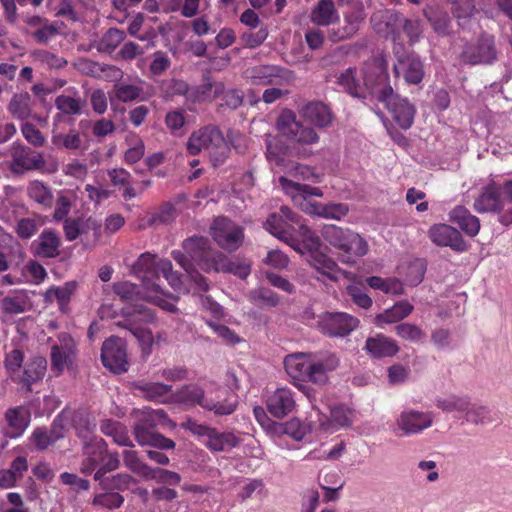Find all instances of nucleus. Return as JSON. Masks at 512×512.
<instances>
[{
	"label": "nucleus",
	"instance_id": "obj_1",
	"mask_svg": "<svg viewBox=\"0 0 512 512\" xmlns=\"http://www.w3.org/2000/svg\"><path fill=\"white\" fill-rule=\"evenodd\" d=\"M363 81L369 93L384 104L393 120L404 130L409 129L414 121L415 107L406 99L396 94L390 85L387 62L375 59L363 70Z\"/></svg>",
	"mask_w": 512,
	"mask_h": 512
},
{
	"label": "nucleus",
	"instance_id": "obj_2",
	"mask_svg": "<svg viewBox=\"0 0 512 512\" xmlns=\"http://www.w3.org/2000/svg\"><path fill=\"white\" fill-rule=\"evenodd\" d=\"M339 366L338 356L330 351L297 352L284 359L287 374L294 380L323 385L328 373Z\"/></svg>",
	"mask_w": 512,
	"mask_h": 512
},
{
	"label": "nucleus",
	"instance_id": "obj_3",
	"mask_svg": "<svg viewBox=\"0 0 512 512\" xmlns=\"http://www.w3.org/2000/svg\"><path fill=\"white\" fill-rule=\"evenodd\" d=\"M169 403L179 404L186 409L200 406L206 411L214 412L218 416H228L238 406L235 394H230L224 399V402H220L206 396L204 389L195 383L182 385L175 392L172 391L169 395Z\"/></svg>",
	"mask_w": 512,
	"mask_h": 512
},
{
	"label": "nucleus",
	"instance_id": "obj_4",
	"mask_svg": "<svg viewBox=\"0 0 512 512\" xmlns=\"http://www.w3.org/2000/svg\"><path fill=\"white\" fill-rule=\"evenodd\" d=\"M322 237L337 251L339 260L348 265L356 263V259L368 252V243L358 233L336 225H325Z\"/></svg>",
	"mask_w": 512,
	"mask_h": 512
},
{
	"label": "nucleus",
	"instance_id": "obj_5",
	"mask_svg": "<svg viewBox=\"0 0 512 512\" xmlns=\"http://www.w3.org/2000/svg\"><path fill=\"white\" fill-rule=\"evenodd\" d=\"M191 155L206 151L214 167L222 165L229 157L230 147L219 127L207 125L194 131L186 144Z\"/></svg>",
	"mask_w": 512,
	"mask_h": 512
},
{
	"label": "nucleus",
	"instance_id": "obj_6",
	"mask_svg": "<svg viewBox=\"0 0 512 512\" xmlns=\"http://www.w3.org/2000/svg\"><path fill=\"white\" fill-rule=\"evenodd\" d=\"M296 232L302 238V244L297 241L299 248L302 250L300 253L303 254L306 250L309 253L308 261L311 266L329 279L336 281L340 269L331 257L320 251L322 246L320 238L302 221L299 223Z\"/></svg>",
	"mask_w": 512,
	"mask_h": 512
},
{
	"label": "nucleus",
	"instance_id": "obj_7",
	"mask_svg": "<svg viewBox=\"0 0 512 512\" xmlns=\"http://www.w3.org/2000/svg\"><path fill=\"white\" fill-rule=\"evenodd\" d=\"M300 222L301 218L288 206H281L279 212L271 213L267 217L264 228L278 239L289 244L296 251L302 252L297 239L294 237Z\"/></svg>",
	"mask_w": 512,
	"mask_h": 512
},
{
	"label": "nucleus",
	"instance_id": "obj_8",
	"mask_svg": "<svg viewBox=\"0 0 512 512\" xmlns=\"http://www.w3.org/2000/svg\"><path fill=\"white\" fill-rule=\"evenodd\" d=\"M276 128L280 134L299 145H313L319 142V135L315 129L299 122L296 113L290 109L282 110L277 118Z\"/></svg>",
	"mask_w": 512,
	"mask_h": 512
},
{
	"label": "nucleus",
	"instance_id": "obj_9",
	"mask_svg": "<svg viewBox=\"0 0 512 512\" xmlns=\"http://www.w3.org/2000/svg\"><path fill=\"white\" fill-rule=\"evenodd\" d=\"M181 427L191 431L194 435L206 437L205 445L213 451H229L239 444V439L229 432L220 433L214 428L199 424L193 418H188Z\"/></svg>",
	"mask_w": 512,
	"mask_h": 512
},
{
	"label": "nucleus",
	"instance_id": "obj_10",
	"mask_svg": "<svg viewBox=\"0 0 512 512\" xmlns=\"http://www.w3.org/2000/svg\"><path fill=\"white\" fill-rule=\"evenodd\" d=\"M262 428L275 436L287 435L301 441L311 431L310 424L301 418H256Z\"/></svg>",
	"mask_w": 512,
	"mask_h": 512
},
{
	"label": "nucleus",
	"instance_id": "obj_11",
	"mask_svg": "<svg viewBox=\"0 0 512 512\" xmlns=\"http://www.w3.org/2000/svg\"><path fill=\"white\" fill-rule=\"evenodd\" d=\"M211 236L221 248L232 252L242 245L244 229L226 217H218L212 223Z\"/></svg>",
	"mask_w": 512,
	"mask_h": 512
},
{
	"label": "nucleus",
	"instance_id": "obj_12",
	"mask_svg": "<svg viewBox=\"0 0 512 512\" xmlns=\"http://www.w3.org/2000/svg\"><path fill=\"white\" fill-rule=\"evenodd\" d=\"M359 326V320L345 312H324L319 315L317 327L329 337H344Z\"/></svg>",
	"mask_w": 512,
	"mask_h": 512
},
{
	"label": "nucleus",
	"instance_id": "obj_13",
	"mask_svg": "<svg viewBox=\"0 0 512 512\" xmlns=\"http://www.w3.org/2000/svg\"><path fill=\"white\" fill-rule=\"evenodd\" d=\"M344 25L331 27L327 30V38L337 43L352 38L360 29L366 19L365 8L362 2L351 4L343 14Z\"/></svg>",
	"mask_w": 512,
	"mask_h": 512
},
{
	"label": "nucleus",
	"instance_id": "obj_14",
	"mask_svg": "<svg viewBox=\"0 0 512 512\" xmlns=\"http://www.w3.org/2000/svg\"><path fill=\"white\" fill-rule=\"evenodd\" d=\"M183 250L190 258L191 262L206 273H211L213 262L219 251L210 247L209 239L202 236H192L184 240Z\"/></svg>",
	"mask_w": 512,
	"mask_h": 512
},
{
	"label": "nucleus",
	"instance_id": "obj_15",
	"mask_svg": "<svg viewBox=\"0 0 512 512\" xmlns=\"http://www.w3.org/2000/svg\"><path fill=\"white\" fill-rule=\"evenodd\" d=\"M101 360L110 371L120 374L128 370L126 343L119 337L106 339L101 348Z\"/></svg>",
	"mask_w": 512,
	"mask_h": 512
},
{
	"label": "nucleus",
	"instance_id": "obj_16",
	"mask_svg": "<svg viewBox=\"0 0 512 512\" xmlns=\"http://www.w3.org/2000/svg\"><path fill=\"white\" fill-rule=\"evenodd\" d=\"M496 57L494 36L486 33L481 34L475 43L467 45L462 53L463 61L471 65L489 64Z\"/></svg>",
	"mask_w": 512,
	"mask_h": 512
},
{
	"label": "nucleus",
	"instance_id": "obj_17",
	"mask_svg": "<svg viewBox=\"0 0 512 512\" xmlns=\"http://www.w3.org/2000/svg\"><path fill=\"white\" fill-rule=\"evenodd\" d=\"M161 260L156 254L142 253L132 266L133 274L140 278L147 289L158 292L160 285L156 282L160 279Z\"/></svg>",
	"mask_w": 512,
	"mask_h": 512
},
{
	"label": "nucleus",
	"instance_id": "obj_18",
	"mask_svg": "<svg viewBox=\"0 0 512 512\" xmlns=\"http://www.w3.org/2000/svg\"><path fill=\"white\" fill-rule=\"evenodd\" d=\"M12 158V170L21 173L42 167L44 159L41 153L33 151L20 142H14L10 148Z\"/></svg>",
	"mask_w": 512,
	"mask_h": 512
},
{
	"label": "nucleus",
	"instance_id": "obj_19",
	"mask_svg": "<svg viewBox=\"0 0 512 512\" xmlns=\"http://www.w3.org/2000/svg\"><path fill=\"white\" fill-rule=\"evenodd\" d=\"M429 237L437 246L450 247L453 251L464 252L467 244L461 233L448 224H435L429 229Z\"/></svg>",
	"mask_w": 512,
	"mask_h": 512
},
{
	"label": "nucleus",
	"instance_id": "obj_20",
	"mask_svg": "<svg viewBox=\"0 0 512 512\" xmlns=\"http://www.w3.org/2000/svg\"><path fill=\"white\" fill-rule=\"evenodd\" d=\"M393 72L396 78L402 75L407 84L418 85L424 78V64L414 54L402 55L397 58Z\"/></svg>",
	"mask_w": 512,
	"mask_h": 512
},
{
	"label": "nucleus",
	"instance_id": "obj_21",
	"mask_svg": "<svg viewBox=\"0 0 512 512\" xmlns=\"http://www.w3.org/2000/svg\"><path fill=\"white\" fill-rule=\"evenodd\" d=\"M155 319L154 311L143 305L135 307H124L121 309V316L114 322L116 326L135 332V328H143L146 324Z\"/></svg>",
	"mask_w": 512,
	"mask_h": 512
},
{
	"label": "nucleus",
	"instance_id": "obj_22",
	"mask_svg": "<svg viewBox=\"0 0 512 512\" xmlns=\"http://www.w3.org/2000/svg\"><path fill=\"white\" fill-rule=\"evenodd\" d=\"M61 238L52 229H44L31 243L30 251L33 256L44 259L56 258L60 255Z\"/></svg>",
	"mask_w": 512,
	"mask_h": 512
},
{
	"label": "nucleus",
	"instance_id": "obj_23",
	"mask_svg": "<svg viewBox=\"0 0 512 512\" xmlns=\"http://www.w3.org/2000/svg\"><path fill=\"white\" fill-rule=\"evenodd\" d=\"M502 194L500 185L495 182L487 184L475 199L474 209L478 213L500 212L504 208Z\"/></svg>",
	"mask_w": 512,
	"mask_h": 512
},
{
	"label": "nucleus",
	"instance_id": "obj_24",
	"mask_svg": "<svg viewBox=\"0 0 512 512\" xmlns=\"http://www.w3.org/2000/svg\"><path fill=\"white\" fill-rule=\"evenodd\" d=\"M46 369V358L34 356L25 364L22 375L17 379L13 378V381L20 383L27 392H31L32 385L43 379Z\"/></svg>",
	"mask_w": 512,
	"mask_h": 512
},
{
	"label": "nucleus",
	"instance_id": "obj_25",
	"mask_svg": "<svg viewBox=\"0 0 512 512\" xmlns=\"http://www.w3.org/2000/svg\"><path fill=\"white\" fill-rule=\"evenodd\" d=\"M365 350L371 357L379 359L395 356L400 348L396 340L380 333L374 337L367 338Z\"/></svg>",
	"mask_w": 512,
	"mask_h": 512
},
{
	"label": "nucleus",
	"instance_id": "obj_26",
	"mask_svg": "<svg viewBox=\"0 0 512 512\" xmlns=\"http://www.w3.org/2000/svg\"><path fill=\"white\" fill-rule=\"evenodd\" d=\"M304 119L318 128L330 126L333 113L328 105L320 101L307 103L302 109Z\"/></svg>",
	"mask_w": 512,
	"mask_h": 512
},
{
	"label": "nucleus",
	"instance_id": "obj_27",
	"mask_svg": "<svg viewBox=\"0 0 512 512\" xmlns=\"http://www.w3.org/2000/svg\"><path fill=\"white\" fill-rule=\"evenodd\" d=\"M284 69L276 65H258L247 68L244 76L252 85H270L276 78H282Z\"/></svg>",
	"mask_w": 512,
	"mask_h": 512
},
{
	"label": "nucleus",
	"instance_id": "obj_28",
	"mask_svg": "<svg viewBox=\"0 0 512 512\" xmlns=\"http://www.w3.org/2000/svg\"><path fill=\"white\" fill-rule=\"evenodd\" d=\"M333 0H319L310 12V21L318 27H329L339 21Z\"/></svg>",
	"mask_w": 512,
	"mask_h": 512
},
{
	"label": "nucleus",
	"instance_id": "obj_29",
	"mask_svg": "<svg viewBox=\"0 0 512 512\" xmlns=\"http://www.w3.org/2000/svg\"><path fill=\"white\" fill-rule=\"evenodd\" d=\"M292 392L286 388L277 389L267 400V408L272 416H286L295 409Z\"/></svg>",
	"mask_w": 512,
	"mask_h": 512
},
{
	"label": "nucleus",
	"instance_id": "obj_30",
	"mask_svg": "<svg viewBox=\"0 0 512 512\" xmlns=\"http://www.w3.org/2000/svg\"><path fill=\"white\" fill-rule=\"evenodd\" d=\"M450 221L457 224L461 230L470 237H474L480 230V220L471 214L464 206H456L449 214Z\"/></svg>",
	"mask_w": 512,
	"mask_h": 512
},
{
	"label": "nucleus",
	"instance_id": "obj_31",
	"mask_svg": "<svg viewBox=\"0 0 512 512\" xmlns=\"http://www.w3.org/2000/svg\"><path fill=\"white\" fill-rule=\"evenodd\" d=\"M414 310V306L408 300H400L396 302L391 308L384 310L375 317V324L381 326L382 324L398 323L407 318Z\"/></svg>",
	"mask_w": 512,
	"mask_h": 512
},
{
	"label": "nucleus",
	"instance_id": "obj_32",
	"mask_svg": "<svg viewBox=\"0 0 512 512\" xmlns=\"http://www.w3.org/2000/svg\"><path fill=\"white\" fill-rule=\"evenodd\" d=\"M133 387L151 401L169 403V395L172 393L171 385L160 382L137 381Z\"/></svg>",
	"mask_w": 512,
	"mask_h": 512
},
{
	"label": "nucleus",
	"instance_id": "obj_33",
	"mask_svg": "<svg viewBox=\"0 0 512 512\" xmlns=\"http://www.w3.org/2000/svg\"><path fill=\"white\" fill-rule=\"evenodd\" d=\"M431 425L430 418H396L392 429L397 437H405L418 434Z\"/></svg>",
	"mask_w": 512,
	"mask_h": 512
},
{
	"label": "nucleus",
	"instance_id": "obj_34",
	"mask_svg": "<svg viewBox=\"0 0 512 512\" xmlns=\"http://www.w3.org/2000/svg\"><path fill=\"white\" fill-rule=\"evenodd\" d=\"M437 407L445 413L466 412L467 414L485 413L484 407L472 405L467 397L450 396L446 399L437 400Z\"/></svg>",
	"mask_w": 512,
	"mask_h": 512
},
{
	"label": "nucleus",
	"instance_id": "obj_35",
	"mask_svg": "<svg viewBox=\"0 0 512 512\" xmlns=\"http://www.w3.org/2000/svg\"><path fill=\"white\" fill-rule=\"evenodd\" d=\"M75 360V345L72 342L64 345H54L51 348V367L62 372L65 367L73 365Z\"/></svg>",
	"mask_w": 512,
	"mask_h": 512
},
{
	"label": "nucleus",
	"instance_id": "obj_36",
	"mask_svg": "<svg viewBox=\"0 0 512 512\" xmlns=\"http://www.w3.org/2000/svg\"><path fill=\"white\" fill-rule=\"evenodd\" d=\"M212 265V272L231 273L241 279L247 278L251 272L249 265L243 262L231 260L221 252L216 255L215 262H213Z\"/></svg>",
	"mask_w": 512,
	"mask_h": 512
},
{
	"label": "nucleus",
	"instance_id": "obj_37",
	"mask_svg": "<svg viewBox=\"0 0 512 512\" xmlns=\"http://www.w3.org/2000/svg\"><path fill=\"white\" fill-rule=\"evenodd\" d=\"M224 85L221 82H211L210 78H205L204 83L191 87L188 99L193 102H204L212 100L223 92Z\"/></svg>",
	"mask_w": 512,
	"mask_h": 512
},
{
	"label": "nucleus",
	"instance_id": "obj_38",
	"mask_svg": "<svg viewBox=\"0 0 512 512\" xmlns=\"http://www.w3.org/2000/svg\"><path fill=\"white\" fill-rule=\"evenodd\" d=\"M8 112L20 121L32 116L31 97L28 93L15 94L8 104Z\"/></svg>",
	"mask_w": 512,
	"mask_h": 512
},
{
	"label": "nucleus",
	"instance_id": "obj_39",
	"mask_svg": "<svg viewBox=\"0 0 512 512\" xmlns=\"http://www.w3.org/2000/svg\"><path fill=\"white\" fill-rule=\"evenodd\" d=\"M303 210L309 214H316L324 218L341 219L346 216L349 209L348 206L342 203H330L326 205L307 204Z\"/></svg>",
	"mask_w": 512,
	"mask_h": 512
},
{
	"label": "nucleus",
	"instance_id": "obj_40",
	"mask_svg": "<svg viewBox=\"0 0 512 512\" xmlns=\"http://www.w3.org/2000/svg\"><path fill=\"white\" fill-rule=\"evenodd\" d=\"M27 195L44 208H51L53 205V193L51 188L42 181H31L27 187Z\"/></svg>",
	"mask_w": 512,
	"mask_h": 512
},
{
	"label": "nucleus",
	"instance_id": "obj_41",
	"mask_svg": "<svg viewBox=\"0 0 512 512\" xmlns=\"http://www.w3.org/2000/svg\"><path fill=\"white\" fill-rule=\"evenodd\" d=\"M51 142L57 149L80 150L83 148V139L76 129H70L68 133H53Z\"/></svg>",
	"mask_w": 512,
	"mask_h": 512
},
{
	"label": "nucleus",
	"instance_id": "obj_42",
	"mask_svg": "<svg viewBox=\"0 0 512 512\" xmlns=\"http://www.w3.org/2000/svg\"><path fill=\"white\" fill-rule=\"evenodd\" d=\"M96 481H98L101 490L120 493L129 488L133 477L127 473H118L116 475L102 477Z\"/></svg>",
	"mask_w": 512,
	"mask_h": 512
},
{
	"label": "nucleus",
	"instance_id": "obj_43",
	"mask_svg": "<svg viewBox=\"0 0 512 512\" xmlns=\"http://www.w3.org/2000/svg\"><path fill=\"white\" fill-rule=\"evenodd\" d=\"M176 215L175 206L170 202H165L159 206L156 212L147 217L146 225L149 227L167 225L175 220Z\"/></svg>",
	"mask_w": 512,
	"mask_h": 512
},
{
	"label": "nucleus",
	"instance_id": "obj_44",
	"mask_svg": "<svg viewBox=\"0 0 512 512\" xmlns=\"http://www.w3.org/2000/svg\"><path fill=\"white\" fill-rule=\"evenodd\" d=\"M1 310L7 315L24 313L28 308V297L24 293L5 296L0 303Z\"/></svg>",
	"mask_w": 512,
	"mask_h": 512
},
{
	"label": "nucleus",
	"instance_id": "obj_45",
	"mask_svg": "<svg viewBox=\"0 0 512 512\" xmlns=\"http://www.w3.org/2000/svg\"><path fill=\"white\" fill-rule=\"evenodd\" d=\"M125 142L128 149L124 153L125 163L132 165L137 163L144 156L145 145L143 140L135 133L126 136Z\"/></svg>",
	"mask_w": 512,
	"mask_h": 512
},
{
	"label": "nucleus",
	"instance_id": "obj_46",
	"mask_svg": "<svg viewBox=\"0 0 512 512\" xmlns=\"http://www.w3.org/2000/svg\"><path fill=\"white\" fill-rule=\"evenodd\" d=\"M339 84L345 89L347 93L353 97H365V91H369L365 84L362 86L357 81L356 70L352 68H348L344 73L340 75Z\"/></svg>",
	"mask_w": 512,
	"mask_h": 512
},
{
	"label": "nucleus",
	"instance_id": "obj_47",
	"mask_svg": "<svg viewBox=\"0 0 512 512\" xmlns=\"http://www.w3.org/2000/svg\"><path fill=\"white\" fill-rule=\"evenodd\" d=\"M75 286L73 283H66L62 287L52 286L46 292V298L49 301L55 299L62 312H66L74 292Z\"/></svg>",
	"mask_w": 512,
	"mask_h": 512
},
{
	"label": "nucleus",
	"instance_id": "obj_48",
	"mask_svg": "<svg viewBox=\"0 0 512 512\" xmlns=\"http://www.w3.org/2000/svg\"><path fill=\"white\" fill-rule=\"evenodd\" d=\"M281 184L284 189L288 192H295L293 198L296 202L299 197H303L305 200L308 196L321 197L323 195L322 191L318 187H312L310 185L301 184L292 180H288L287 178L281 177Z\"/></svg>",
	"mask_w": 512,
	"mask_h": 512
},
{
	"label": "nucleus",
	"instance_id": "obj_49",
	"mask_svg": "<svg viewBox=\"0 0 512 512\" xmlns=\"http://www.w3.org/2000/svg\"><path fill=\"white\" fill-rule=\"evenodd\" d=\"M103 492L94 495L92 504L108 510L120 508L124 503V497L118 492L102 490Z\"/></svg>",
	"mask_w": 512,
	"mask_h": 512
},
{
	"label": "nucleus",
	"instance_id": "obj_50",
	"mask_svg": "<svg viewBox=\"0 0 512 512\" xmlns=\"http://www.w3.org/2000/svg\"><path fill=\"white\" fill-rule=\"evenodd\" d=\"M126 34L118 28H110L106 31L98 43V50L101 52L114 51L125 39Z\"/></svg>",
	"mask_w": 512,
	"mask_h": 512
},
{
	"label": "nucleus",
	"instance_id": "obj_51",
	"mask_svg": "<svg viewBox=\"0 0 512 512\" xmlns=\"http://www.w3.org/2000/svg\"><path fill=\"white\" fill-rule=\"evenodd\" d=\"M86 449L87 457L82 461L81 472L90 474L104 461L105 450L99 446L95 447L92 445H87Z\"/></svg>",
	"mask_w": 512,
	"mask_h": 512
},
{
	"label": "nucleus",
	"instance_id": "obj_52",
	"mask_svg": "<svg viewBox=\"0 0 512 512\" xmlns=\"http://www.w3.org/2000/svg\"><path fill=\"white\" fill-rule=\"evenodd\" d=\"M115 97L123 102L128 103L137 99L145 100L143 96V88L134 84L119 83L115 85Z\"/></svg>",
	"mask_w": 512,
	"mask_h": 512
},
{
	"label": "nucleus",
	"instance_id": "obj_53",
	"mask_svg": "<svg viewBox=\"0 0 512 512\" xmlns=\"http://www.w3.org/2000/svg\"><path fill=\"white\" fill-rule=\"evenodd\" d=\"M83 101L80 97L59 95L55 99L56 108L66 115H77L81 113Z\"/></svg>",
	"mask_w": 512,
	"mask_h": 512
},
{
	"label": "nucleus",
	"instance_id": "obj_54",
	"mask_svg": "<svg viewBox=\"0 0 512 512\" xmlns=\"http://www.w3.org/2000/svg\"><path fill=\"white\" fill-rule=\"evenodd\" d=\"M395 333L401 339L410 342H420L425 338V333L419 326L408 322L396 325Z\"/></svg>",
	"mask_w": 512,
	"mask_h": 512
},
{
	"label": "nucleus",
	"instance_id": "obj_55",
	"mask_svg": "<svg viewBox=\"0 0 512 512\" xmlns=\"http://www.w3.org/2000/svg\"><path fill=\"white\" fill-rule=\"evenodd\" d=\"M427 20L430 22L433 30L441 36L448 35L451 29V20L447 13L439 12L431 15L425 12Z\"/></svg>",
	"mask_w": 512,
	"mask_h": 512
},
{
	"label": "nucleus",
	"instance_id": "obj_56",
	"mask_svg": "<svg viewBox=\"0 0 512 512\" xmlns=\"http://www.w3.org/2000/svg\"><path fill=\"white\" fill-rule=\"evenodd\" d=\"M425 272V261L423 259H414L407 268L406 280L411 286H417L422 282Z\"/></svg>",
	"mask_w": 512,
	"mask_h": 512
},
{
	"label": "nucleus",
	"instance_id": "obj_57",
	"mask_svg": "<svg viewBox=\"0 0 512 512\" xmlns=\"http://www.w3.org/2000/svg\"><path fill=\"white\" fill-rule=\"evenodd\" d=\"M21 132L26 141L34 147H43L46 143L44 134L32 123H22Z\"/></svg>",
	"mask_w": 512,
	"mask_h": 512
},
{
	"label": "nucleus",
	"instance_id": "obj_58",
	"mask_svg": "<svg viewBox=\"0 0 512 512\" xmlns=\"http://www.w3.org/2000/svg\"><path fill=\"white\" fill-rule=\"evenodd\" d=\"M155 433L153 426L148 423V419L141 420L134 426L135 439L141 446H149Z\"/></svg>",
	"mask_w": 512,
	"mask_h": 512
},
{
	"label": "nucleus",
	"instance_id": "obj_59",
	"mask_svg": "<svg viewBox=\"0 0 512 512\" xmlns=\"http://www.w3.org/2000/svg\"><path fill=\"white\" fill-rule=\"evenodd\" d=\"M40 223L34 218H21L16 225V233L19 238L27 240L36 234Z\"/></svg>",
	"mask_w": 512,
	"mask_h": 512
},
{
	"label": "nucleus",
	"instance_id": "obj_60",
	"mask_svg": "<svg viewBox=\"0 0 512 512\" xmlns=\"http://www.w3.org/2000/svg\"><path fill=\"white\" fill-rule=\"evenodd\" d=\"M24 361V351L20 348H13L5 354L3 361L4 367L8 373H15L22 367Z\"/></svg>",
	"mask_w": 512,
	"mask_h": 512
},
{
	"label": "nucleus",
	"instance_id": "obj_61",
	"mask_svg": "<svg viewBox=\"0 0 512 512\" xmlns=\"http://www.w3.org/2000/svg\"><path fill=\"white\" fill-rule=\"evenodd\" d=\"M7 426L4 428V434L9 438H17L25 431L29 425V418H6Z\"/></svg>",
	"mask_w": 512,
	"mask_h": 512
},
{
	"label": "nucleus",
	"instance_id": "obj_62",
	"mask_svg": "<svg viewBox=\"0 0 512 512\" xmlns=\"http://www.w3.org/2000/svg\"><path fill=\"white\" fill-rule=\"evenodd\" d=\"M76 433L79 438L85 442L92 438V433L95 429V423L90 421V418H70Z\"/></svg>",
	"mask_w": 512,
	"mask_h": 512
},
{
	"label": "nucleus",
	"instance_id": "obj_63",
	"mask_svg": "<svg viewBox=\"0 0 512 512\" xmlns=\"http://www.w3.org/2000/svg\"><path fill=\"white\" fill-rule=\"evenodd\" d=\"M171 66V60L163 51H157L153 55L149 70L154 76H159L168 70Z\"/></svg>",
	"mask_w": 512,
	"mask_h": 512
},
{
	"label": "nucleus",
	"instance_id": "obj_64",
	"mask_svg": "<svg viewBox=\"0 0 512 512\" xmlns=\"http://www.w3.org/2000/svg\"><path fill=\"white\" fill-rule=\"evenodd\" d=\"M266 154L269 160L278 162L285 155V146L275 136H267L266 140Z\"/></svg>",
	"mask_w": 512,
	"mask_h": 512
}]
</instances>
